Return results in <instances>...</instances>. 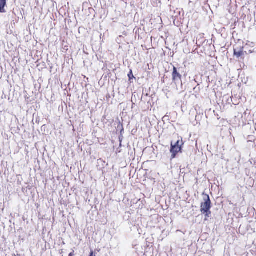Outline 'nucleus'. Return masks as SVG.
<instances>
[{"instance_id": "1", "label": "nucleus", "mask_w": 256, "mask_h": 256, "mask_svg": "<svg viewBox=\"0 0 256 256\" xmlns=\"http://www.w3.org/2000/svg\"><path fill=\"white\" fill-rule=\"evenodd\" d=\"M202 197L204 202L201 204V212L202 214L208 212L211 213V212L210 211V209L212 207L211 202L209 196L207 194L203 193Z\"/></svg>"}, {"instance_id": "2", "label": "nucleus", "mask_w": 256, "mask_h": 256, "mask_svg": "<svg viewBox=\"0 0 256 256\" xmlns=\"http://www.w3.org/2000/svg\"><path fill=\"white\" fill-rule=\"evenodd\" d=\"M180 68H177L175 66H173V70L172 74V80L176 84L180 82H182V76L180 74L181 72Z\"/></svg>"}, {"instance_id": "3", "label": "nucleus", "mask_w": 256, "mask_h": 256, "mask_svg": "<svg viewBox=\"0 0 256 256\" xmlns=\"http://www.w3.org/2000/svg\"><path fill=\"white\" fill-rule=\"evenodd\" d=\"M170 152L172 154L171 159L174 158L178 152H182V147L173 146V143L172 142Z\"/></svg>"}, {"instance_id": "4", "label": "nucleus", "mask_w": 256, "mask_h": 256, "mask_svg": "<svg viewBox=\"0 0 256 256\" xmlns=\"http://www.w3.org/2000/svg\"><path fill=\"white\" fill-rule=\"evenodd\" d=\"M246 54V52L243 50V48L234 49V56L237 58L244 59Z\"/></svg>"}, {"instance_id": "5", "label": "nucleus", "mask_w": 256, "mask_h": 256, "mask_svg": "<svg viewBox=\"0 0 256 256\" xmlns=\"http://www.w3.org/2000/svg\"><path fill=\"white\" fill-rule=\"evenodd\" d=\"M6 4V0H0V12L4 13L6 10L4 9V7Z\"/></svg>"}, {"instance_id": "6", "label": "nucleus", "mask_w": 256, "mask_h": 256, "mask_svg": "<svg viewBox=\"0 0 256 256\" xmlns=\"http://www.w3.org/2000/svg\"><path fill=\"white\" fill-rule=\"evenodd\" d=\"M184 144L182 139L181 138V140H178L175 144H173V146H181Z\"/></svg>"}, {"instance_id": "7", "label": "nucleus", "mask_w": 256, "mask_h": 256, "mask_svg": "<svg viewBox=\"0 0 256 256\" xmlns=\"http://www.w3.org/2000/svg\"><path fill=\"white\" fill-rule=\"evenodd\" d=\"M128 77L129 78V80H131L132 79H133L134 78V75H133V74H132V70H130V72H129V73L128 74Z\"/></svg>"}, {"instance_id": "8", "label": "nucleus", "mask_w": 256, "mask_h": 256, "mask_svg": "<svg viewBox=\"0 0 256 256\" xmlns=\"http://www.w3.org/2000/svg\"><path fill=\"white\" fill-rule=\"evenodd\" d=\"M204 214H205L206 217L209 218L210 217V214L211 213L208 212V213H205Z\"/></svg>"}, {"instance_id": "9", "label": "nucleus", "mask_w": 256, "mask_h": 256, "mask_svg": "<svg viewBox=\"0 0 256 256\" xmlns=\"http://www.w3.org/2000/svg\"><path fill=\"white\" fill-rule=\"evenodd\" d=\"M89 256H96L94 254V252L93 251H91Z\"/></svg>"}, {"instance_id": "10", "label": "nucleus", "mask_w": 256, "mask_h": 256, "mask_svg": "<svg viewBox=\"0 0 256 256\" xmlns=\"http://www.w3.org/2000/svg\"><path fill=\"white\" fill-rule=\"evenodd\" d=\"M68 256H74V254L72 252H70L69 254H68Z\"/></svg>"}, {"instance_id": "11", "label": "nucleus", "mask_w": 256, "mask_h": 256, "mask_svg": "<svg viewBox=\"0 0 256 256\" xmlns=\"http://www.w3.org/2000/svg\"><path fill=\"white\" fill-rule=\"evenodd\" d=\"M166 117H167V116H164V117H163V119L166 118Z\"/></svg>"}]
</instances>
